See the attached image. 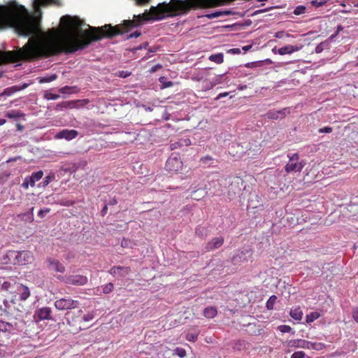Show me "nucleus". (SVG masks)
Here are the masks:
<instances>
[{
	"mask_svg": "<svg viewBox=\"0 0 358 358\" xmlns=\"http://www.w3.org/2000/svg\"><path fill=\"white\" fill-rule=\"evenodd\" d=\"M60 21L64 30L59 41L53 36L40 37L37 36L41 31L40 20L36 17L21 13L16 8L1 6L0 27H12L18 35L31 37L22 48L16 50H0V64L38 60L62 52L73 53L83 50L92 41L121 34V24L116 27L110 24L101 27H90L83 31L79 19L63 16Z\"/></svg>",
	"mask_w": 358,
	"mask_h": 358,
	"instance_id": "f257e3e1",
	"label": "nucleus"
},
{
	"mask_svg": "<svg viewBox=\"0 0 358 358\" xmlns=\"http://www.w3.org/2000/svg\"><path fill=\"white\" fill-rule=\"evenodd\" d=\"M82 310L77 311L67 312L65 315V319L69 325V331L76 334L82 329H86L87 327L82 323Z\"/></svg>",
	"mask_w": 358,
	"mask_h": 358,
	"instance_id": "f03ea898",
	"label": "nucleus"
},
{
	"mask_svg": "<svg viewBox=\"0 0 358 358\" xmlns=\"http://www.w3.org/2000/svg\"><path fill=\"white\" fill-rule=\"evenodd\" d=\"M8 255L13 264L27 265L34 261L33 253L28 250L10 251Z\"/></svg>",
	"mask_w": 358,
	"mask_h": 358,
	"instance_id": "7ed1b4c3",
	"label": "nucleus"
},
{
	"mask_svg": "<svg viewBox=\"0 0 358 358\" xmlns=\"http://www.w3.org/2000/svg\"><path fill=\"white\" fill-rule=\"evenodd\" d=\"M287 157L289 158V162L285 166L286 173H289L292 171L301 172L303 168L305 166L306 162L303 160L299 162V154H288Z\"/></svg>",
	"mask_w": 358,
	"mask_h": 358,
	"instance_id": "20e7f679",
	"label": "nucleus"
},
{
	"mask_svg": "<svg viewBox=\"0 0 358 358\" xmlns=\"http://www.w3.org/2000/svg\"><path fill=\"white\" fill-rule=\"evenodd\" d=\"M183 168V163L177 153H173L166 160L165 169L171 173L180 172Z\"/></svg>",
	"mask_w": 358,
	"mask_h": 358,
	"instance_id": "39448f33",
	"label": "nucleus"
},
{
	"mask_svg": "<svg viewBox=\"0 0 358 358\" xmlns=\"http://www.w3.org/2000/svg\"><path fill=\"white\" fill-rule=\"evenodd\" d=\"M79 301L73 300L70 297L61 298L55 301V306L59 310H67L76 308Z\"/></svg>",
	"mask_w": 358,
	"mask_h": 358,
	"instance_id": "423d86ee",
	"label": "nucleus"
},
{
	"mask_svg": "<svg viewBox=\"0 0 358 358\" xmlns=\"http://www.w3.org/2000/svg\"><path fill=\"white\" fill-rule=\"evenodd\" d=\"M87 278L83 275H69L65 278L64 282L66 284L76 285V286H82L85 285L87 282Z\"/></svg>",
	"mask_w": 358,
	"mask_h": 358,
	"instance_id": "0eeeda50",
	"label": "nucleus"
},
{
	"mask_svg": "<svg viewBox=\"0 0 358 358\" xmlns=\"http://www.w3.org/2000/svg\"><path fill=\"white\" fill-rule=\"evenodd\" d=\"M47 266L50 271L59 272L61 273H64V266L58 260L52 257L47 259Z\"/></svg>",
	"mask_w": 358,
	"mask_h": 358,
	"instance_id": "6e6552de",
	"label": "nucleus"
},
{
	"mask_svg": "<svg viewBox=\"0 0 358 358\" xmlns=\"http://www.w3.org/2000/svg\"><path fill=\"white\" fill-rule=\"evenodd\" d=\"M78 136V131L75 129H62L58 132L55 136L56 139H66L71 141L76 138Z\"/></svg>",
	"mask_w": 358,
	"mask_h": 358,
	"instance_id": "1a4fd4ad",
	"label": "nucleus"
},
{
	"mask_svg": "<svg viewBox=\"0 0 358 358\" xmlns=\"http://www.w3.org/2000/svg\"><path fill=\"white\" fill-rule=\"evenodd\" d=\"M51 308L49 307H43L36 310L34 317L36 321H41L45 320H50Z\"/></svg>",
	"mask_w": 358,
	"mask_h": 358,
	"instance_id": "9d476101",
	"label": "nucleus"
},
{
	"mask_svg": "<svg viewBox=\"0 0 358 358\" xmlns=\"http://www.w3.org/2000/svg\"><path fill=\"white\" fill-rule=\"evenodd\" d=\"M289 113V108H284L279 110H269L266 113V116L268 119L278 120L282 119Z\"/></svg>",
	"mask_w": 358,
	"mask_h": 358,
	"instance_id": "9b49d317",
	"label": "nucleus"
},
{
	"mask_svg": "<svg viewBox=\"0 0 358 358\" xmlns=\"http://www.w3.org/2000/svg\"><path fill=\"white\" fill-rule=\"evenodd\" d=\"M131 272L130 267L127 266H113L109 273L114 276L124 277Z\"/></svg>",
	"mask_w": 358,
	"mask_h": 358,
	"instance_id": "f8f14e48",
	"label": "nucleus"
},
{
	"mask_svg": "<svg viewBox=\"0 0 358 358\" xmlns=\"http://www.w3.org/2000/svg\"><path fill=\"white\" fill-rule=\"evenodd\" d=\"M224 243L223 237H216L213 238L211 241L207 243L206 245V251L213 250L220 248Z\"/></svg>",
	"mask_w": 358,
	"mask_h": 358,
	"instance_id": "ddd939ff",
	"label": "nucleus"
},
{
	"mask_svg": "<svg viewBox=\"0 0 358 358\" xmlns=\"http://www.w3.org/2000/svg\"><path fill=\"white\" fill-rule=\"evenodd\" d=\"M243 181L239 178L236 177L234 178V180L231 183L229 186V194L232 192L234 194H238L241 191V186L243 185Z\"/></svg>",
	"mask_w": 358,
	"mask_h": 358,
	"instance_id": "4468645a",
	"label": "nucleus"
},
{
	"mask_svg": "<svg viewBox=\"0 0 358 358\" xmlns=\"http://www.w3.org/2000/svg\"><path fill=\"white\" fill-rule=\"evenodd\" d=\"M303 45H285L278 49V52L280 55H284L287 54H292L294 52L299 51L302 48Z\"/></svg>",
	"mask_w": 358,
	"mask_h": 358,
	"instance_id": "2eb2a0df",
	"label": "nucleus"
},
{
	"mask_svg": "<svg viewBox=\"0 0 358 358\" xmlns=\"http://www.w3.org/2000/svg\"><path fill=\"white\" fill-rule=\"evenodd\" d=\"M236 14H238V13H236L233 10L226 9V10H219V11L213 12V13H211L209 14H206V17H208V19H213V18H215V17H221V16H224V15L228 16V15H236Z\"/></svg>",
	"mask_w": 358,
	"mask_h": 358,
	"instance_id": "dca6fc26",
	"label": "nucleus"
},
{
	"mask_svg": "<svg viewBox=\"0 0 358 358\" xmlns=\"http://www.w3.org/2000/svg\"><path fill=\"white\" fill-rule=\"evenodd\" d=\"M191 145V141L189 138H180L178 141L172 142L170 144V149L171 150L178 149L183 146H188Z\"/></svg>",
	"mask_w": 358,
	"mask_h": 358,
	"instance_id": "f3484780",
	"label": "nucleus"
},
{
	"mask_svg": "<svg viewBox=\"0 0 358 358\" xmlns=\"http://www.w3.org/2000/svg\"><path fill=\"white\" fill-rule=\"evenodd\" d=\"M17 292L21 301L27 300L30 296V291L28 287L22 284L18 286Z\"/></svg>",
	"mask_w": 358,
	"mask_h": 358,
	"instance_id": "a211bd4d",
	"label": "nucleus"
},
{
	"mask_svg": "<svg viewBox=\"0 0 358 358\" xmlns=\"http://www.w3.org/2000/svg\"><path fill=\"white\" fill-rule=\"evenodd\" d=\"M290 316L296 321H301L303 317V311L299 306L291 309Z\"/></svg>",
	"mask_w": 358,
	"mask_h": 358,
	"instance_id": "6ab92c4d",
	"label": "nucleus"
},
{
	"mask_svg": "<svg viewBox=\"0 0 358 358\" xmlns=\"http://www.w3.org/2000/svg\"><path fill=\"white\" fill-rule=\"evenodd\" d=\"M43 176V172L42 171H38L37 172H34L31 174L30 177H28L29 179V183L31 187H34L36 182L40 180Z\"/></svg>",
	"mask_w": 358,
	"mask_h": 358,
	"instance_id": "aec40b11",
	"label": "nucleus"
},
{
	"mask_svg": "<svg viewBox=\"0 0 358 358\" xmlns=\"http://www.w3.org/2000/svg\"><path fill=\"white\" fill-rule=\"evenodd\" d=\"M145 358H168L165 356V352L162 350H157L152 347V352L148 355Z\"/></svg>",
	"mask_w": 358,
	"mask_h": 358,
	"instance_id": "412c9836",
	"label": "nucleus"
},
{
	"mask_svg": "<svg viewBox=\"0 0 358 358\" xmlns=\"http://www.w3.org/2000/svg\"><path fill=\"white\" fill-rule=\"evenodd\" d=\"M217 314V308L213 306L207 307L203 310V315L208 319L214 318Z\"/></svg>",
	"mask_w": 358,
	"mask_h": 358,
	"instance_id": "4be33fe9",
	"label": "nucleus"
},
{
	"mask_svg": "<svg viewBox=\"0 0 358 358\" xmlns=\"http://www.w3.org/2000/svg\"><path fill=\"white\" fill-rule=\"evenodd\" d=\"M24 116V114L20 110H13L8 111L6 113V117H7L8 118H10V119H17V118H20V117H23Z\"/></svg>",
	"mask_w": 358,
	"mask_h": 358,
	"instance_id": "5701e85b",
	"label": "nucleus"
},
{
	"mask_svg": "<svg viewBox=\"0 0 358 358\" xmlns=\"http://www.w3.org/2000/svg\"><path fill=\"white\" fill-rule=\"evenodd\" d=\"M208 59L210 61L220 64L224 62V55L222 53L211 55L210 56H209Z\"/></svg>",
	"mask_w": 358,
	"mask_h": 358,
	"instance_id": "b1692460",
	"label": "nucleus"
},
{
	"mask_svg": "<svg viewBox=\"0 0 358 358\" xmlns=\"http://www.w3.org/2000/svg\"><path fill=\"white\" fill-rule=\"evenodd\" d=\"M80 101H63L61 103H59L57 105V108H73L76 107L77 103H79Z\"/></svg>",
	"mask_w": 358,
	"mask_h": 358,
	"instance_id": "393cba45",
	"label": "nucleus"
},
{
	"mask_svg": "<svg viewBox=\"0 0 358 358\" xmlns=\"http://www.w3.org/2000/svg\"><path fill=\"white\" fill-rule=\"evenodd\" d=\"M13 329V327L10 323L1 321L0 331L4 332H10Z\"/></svg>",
	"mask_w": 358,
	"mask_h": 358,
	"instance_id": "a878e982",
	"label": "nucleus"
},
{
	"mask_svg": "<svg viewBox=\"0 0 358 358\" xmlns=\"http://www.w3.org/2000/svg\"><path fill=\"white\" fill-rule=\"evenodd\" d=\"M320 317V314L317 312H312L306 317L307 323H311Z\"/></svg>",
	"mask_w": 358,
	"mask_h": 358,
	"instance_id": "bb28decb",
	"label": "nucleus"
},
{
	"mask_svg": "<svg viewBox=\"0 0 358 358\" xmlns=\"http://www.w3.org/2000/svg\"><path fill=\"white\" fill-rule=\"evenodd\" d=\"M276 300H277V296L275 295L271 296L266 303V308L269 310H273L274 305L276 302Z\"/></svg>",
	"mask_w": 358,
	"mask_h": 358,
	"instance_id": "cd10ccee",
	"label": "nucleus"
},
{
	"mask_svg": "<svg viewBox=\"0 0 358 358\" xmlns=\"http://www.w3.org/2000/svg\"><path fill=\"white\" fill-rule=\"evenodd\" d=\"M19 90H20V87L17 86H12L10 87H7L3 90L2 95L10 96L11 94H14L15 92Z\"/></svg>",
	"mask_w": 358,
	"mask_h": 358,
	"instance_id": "c85d7f7f",
	"label": "nucleus"
},
{
	"mask_svg": "<svg viewBox=\"0 0 358 358\" xmlns=\"http://www.w3.org/2000/svg\"><path fill=\"white\" fill-rule=\"evenodd\" d=\"M246 343L244 341L238 340L234 343L233 346L234 350L237 351H241L245 348Z\"/></svg>",
	"mask_w": 358,
	"mask_h": 358,
	"instance_id": "c756f323",
	"label": "nucleus"
},
{
	"mask_svg": "<svg viewBox=\"0 0 358 358\" xmlns=\"http://www.w3.org/2000/svg\"><path fill=\"white\" fill-rule=\"evenodd\" d=\"M199 331L196 332H188L186 335V340L189 342H195L198 339Z\"/></svg>",
	"mask_w": 358,
	"mask_h": 358,
	"instance_id": "7c9ffc66",
	"label": "nucleus"
},
{
	"mask_svg": "<svg viewBox=\"0 0 358 358\" xmlns=\"http://www.w3.org/2000/svg\"><path fill=\"white\" fill-rule=\"evenodd\" d=\"M55 173H52V172L50 173L43 179V181L42 182L43 186V187L47 186L50 182L55 180Z\"/></svg>",
	"mask_w": 358,
	"mask_h": 358,
	"instance_id": "2f4dec72",
	"label": "nucleus"
},
{
	"mask_svg": "<svg viewBox=\"0 0 358 358\" xmlns=\"http://www.w3.org/2000/svg\"><path fill=\"white\" fill-rule=\"evenodd\" d=\"M329 43L327 41H324L318 44L315 48V52L320 53L324 50L329 48Z\"/></svg>",
	"mask_w": 358,
	"mask_h": 358,
	"instance_id": "473e14b6",
	"label": "nucleus"
},
{
	"mask_svg": "<svg viewBox=\"0 0 358 358\" xmlns=\"http://www.w3.org/2000/svg\"><path fill=\"white\" fill-rule=\"evenodd\" d=\"M173 355L178 356L180 358H184L187 355L186 350L182 348H176L173 350Z\"/></svg>",
	"mask_w": 358,
	"mask_h": 358,
	"instance_id": "72a5a7b5",
	"label": "nucleus"
},
{
	"mask_svg": "<svg viewBox=\"0 0 358 358\" xmlns=\"http://www.w3.org/2000/svg\"><path fill=\"white\" fill-rule=\"evenodd\" d=\"M80 167V165L78 164H73L71 166L64 168V171L65 172H69L71 173H76Z\"/></svg>",
	"mask_w": 358,
	"mask_h": 358,
	"instance_id": "f704fd0d",
	"label": "nucleus"
},
{
	"mask_svg": "<svg viewBox=\"0 0 358 358\" xmlns=\"http://www.w3.org/2000/svg\"><path fill=\"white\" fill-rule=\"evenodd\" d=\"M94 317V315L92 313H88L85 315L82 313V323L84 324L85 322H90L92 320Z\"/></svg>",
	"mask_w": 358,
	"mask_h": 358,
	"instance_id": "c9c22d12",
	"label": "nucleus"
},
{
	"mask_svg": "<svg viewBox=\"0 0 358 358\" xmlns=\"http://www.w3.org/2000/svg\"><path fill=\"white\" fill-rule=\"evenodd\" d=\"M59 96L58 94H52L50 92H45L44 94V98L47 100H56L59 99Z\"/></svg>",
	"mask_w": 358,
	"mask_h": 358,
	"instance_id": "e433bc0d",
	"label": "nucleus"
},
{
	"mask_svg": "<svg viewBox=\"0 0 358 358\" xmlns=\"http://www.w3.org/2000/svg\"><path fill=\"white\" fill-rule=\"evenodd\" d=\"M306 11V7L304 6H298L294 10L293 13L296 15H299L304 13Z\"/></svg>",
	"mask_w": 358,
	"mask_h": 358,
	"instance_id": "4c0bfd02",
	"label": "nucleus"
},
{
	"mask_svg": "<svg viewBox=\"0 0 358 358\" xmlns=\"http://www.w3.org/2000/svg\"><path fill=\"white\" fill-rule=\"evenodd\" d=\"M132 242L128 238H124L121 241V246L123 248H129L132 247Z\"/></svg>",
	"mask_w": 358,
	"mask_h": 358,
	"instance_id": "58836bf2",
	"label": "nucleus"
},
{
	"mask_svg": "<svg viewBox=\"0 0 358 358\" xmlns=\"http://www.w3.org/2000/svg\"><path fill=\"white\" fill-rule=\"evenodd\" d=\"M57 78V76L56 74H52L50 76L48 77H44L41 79L40 83H50L55 80H56Z\"/></svg>",
	"mask_w": 358,
	"mask_h": 358,
	"instance_id": "ea45409f",
	"label": "nucleus"
},
{
	"mask_svg": "<svg viewBox=\"0 0 358 358\" xmlns=\"http://www.w3.org/2000/svg\"><path fill=\"white\" fill-rule=\"evenodd\" d=\"M113 284L112 282H109L103 287V292L105 294H108L113 291Z\"/></svg>",
	"mask_w": 358,
	"mask_h": 358,
	"instance_id": "a19ab883",
	"label": "nucleus"
},
{
	"mask_svg": "<svg viewBox=\"0 0 358 358\" xmlns=\"http://www.w3.org/2000/svg\"><path fill=\"white\" fill-rule=\"evenodd\" d=\"M300 341V340H290L286 342V345L290 348H298Z\"/></svg>",
	"mask_w": 358,
	"mask_h": 358,
	"instance_id": "79ce46f5",
	"label": "nucleus"
},
{
	"mask_svg": "<svg viewBox=\"0 0 358 358\" xmlns=\"http://www.w3.org/2000/svg\"><path fill=\"white\" fill-rule=\"evenodd\" d=\"M76 88V87H69V86H64L61 87L59 90V92L62 94H70L71 93V90Z\"/></svg>",
	"mask_w": 358,
	"mask_h": 358,
	"instance_id": "37998d69",
	"label": "nucleus"
},
{
	"mask_svg": "<svg viewBox=\"0 0 358 358\" xmlns=\"http://www.w3.org/2000/svg\"><path fill=\"white\" fill-rule=\"evenodd\" d=\"M205 229L201 226H199L195 229V234L199 237H204L206 234H204Z\"/></svg>",
	"mask_w": 358,
	"mask_h": 358,
	"instance_id": "c03bdc74",
	"label": "nucleus"
},
{
	"mask_svg": "<svg viewBox=\"0 0 358 358\" xmlns=\"http://www.w3.org/2000/svg\"><path fill=\"white\" fill-rule=\"evenodd\" d=\"M278 329L282 332V333H289L292 331V328L289 325H280L278 327Z\"/></svg>",
	"mask_w": 358,
	"mask_h": 358,
	"instance_id": "a18cd8bd",
	"label": "nucleus"
},
{
	"mask_svg": "<svg viewBox=\"0 0 358 358\" xmlns=\"http://www.w3.org/2000/svg\"><path fill=\"white\" fill-rule=\"evenodd\" d=\"M306 354L303 351H297L293 353L290 358H304Z\"/></svg>",
	"mask_w": 358,
	"mask_h": 358,
	"instance_id": "49530a36",
	"label": "nucleus"
},
{
	"mask_svg": "<svg viewBox=\"0 0 358 358\" xmlns=\"http://www.w3.org/2000/svg\"><path fill=\"white\" fill-rule=\"evenodd\" d=\"M117 75L120 78H127L131 75V72L127 71H119L117 73Z\"/></svg>",
	"mask_w": 358,
	"mask_h": 358,
	"instance_id": "de8ad7c7",
	"label": "nucleus"
},
{
	"mask_svg": "<svg viewBox=\"0 0 358 358\" xmlns=\"http://www.w3.org/2000/svg\"><path fill=\"white\" fill-rule=\"evenodd\" d=\"M11 286H12V284L10 282L6 281L2 283L1 289L4 291L8 292V291H9Z\"/></svg>",
	"mask_w": 358,
	"mask_h": 358,
	"instance_id": "09e8293b",
	"label": "nucleus"
},
{
	"mask_svg": "<svg viewBox=\"0 0 358 358\" xmlns=\"http://www.w3.org/2000/svg\"><path fill=\"white\" fill-rule=\"evenodd\" d=\"M30 185V183H29V179L28 177H27L26 178H24L23 182L22 183L21 186L24 189H27L29 188V186Z\"/></svg>",
	"mask_w": 358,
	"mask_h": 358,
	"instance_id": "8fccbe9b",
	"label": "nucleus"
},
{
	"mask_svg": "<svg viewBox=\"0 0 358 358\" xmlns=\"http://www.w3.org/2000/svg\"><path fill=\"white\" fill-rule=\"evenodd\" d=\"M141 35V32L139 31H135L134 32L131 33L130 35L128 36V38H138Z\"/></svg>",
	"mask_w": 358,
	"mask_h": 358,
	"instance_id": "3c124183",
	"label": "nucleus"
},
{
	"mask_svg": "<svg viewBox=\"0 0 358 358\" xmlns=\"http://www.w3.org/2000/svg\"><path fill=\"white\" fill-rule=\"evenodd\" d=\"M352 317L355 322L358 323V308H355L352 310Z\"/></svg>",
	"mask_w": 358,
	"mask_h": 358,
	"instance_id": "603ef678",
	"label": "nucleus"
},
{
	"mask_svg": "<svg viewBox=\"0 0 358 358\" xmlns=\"http://www.w3.org/2000/svg\"><path fill=\"white\" fill-rule=\"evenodd\" d=\"M332 131V128L329 127H325L319 130L320 133H330Z\"/></svg>",
	"mask_w": 358,
	"mask_h": 358,
	"instance_id": "864d4df0",
	"label": "nucleus"
},
{
	"mask_svg": "<svg viewBox=\"0 0 358 358\" xmlns=\"http://www.w3.org/2000/svg\"><path fill=\"white\" fill-rule=\"evenodd\" d=\"M285 35H286L287 36H289V34L285 33L284 31H278L277 33H275V37L280 38H282Z\"/></svg>",
	"mask_w": 358,
	"mask_h": 358,
	"instance_id": "5fc2aeb1",
	"label": "nucleus"
},
{
	"mask_svg": "<svg viewBox=\"0 0 358 358\" xmlns=\"http://www.w3.org/2000/svg\"><path fill=\"white\" fill-rule=\"evenodd\" d=\"M213 159L210 156H206V157H202V158L201 159V161L203 163L206 164V163H208V162H209L213 161Z\"/></svg>",
	"mask_w": 358,
	"mask_h": 358,
	"instance_id": "6e6d98bb",
	"label": "nucleus"
},
{
	"mask_svg": "<svg viewBox=\"0 0 358 358\" xmlns=\"http://www.w3.org/2000/svg\"><path fill=\"white\" fill-rule=\"evenodd\" d=\"M107 211H108V206H107V204H106L101 211V215L104 216L107 213Z\"/></svg>",
	"mask_w": 358,
	"mask_h": 358,
	"instance_id": "4d7b16f0",
	"label": "nucleus"
},
{
	"mask_svg": "<svg viewBox=\"0 0 358 358\" xmlns=\"http://www.w3.org/2000/svg\"><path fill=\"white\" fill-rule=\"evenodd\" d=\"M117 203V201L115 197L111 199L108 202V205H110V206H114V205H116Z\"/></svg>",
	"mask_w": 358,
	"mask_h": 358,
	"instance_id": "13d9d810",
	"label": "nucleus"
},
{
	"mask_svg": "<svg viewBox=\"0 0 358 358\" xmlns=\"http://www.w3.org/2000/svg\"><path fill=\"white\" fill-rule=\"evenodd\" d=\"M173 85V83L171 81H168V82L163 83L164 87H172Z\"/></svg>",
	"mask_w": 358,
	"mask_h": 358,
	"instance_id": "bf43d9fd",
	"label": "nucleus"
},
{
	"mask_svg": "<svg viewBox=\"0 0 358 358\" xmlns=\"http://www.w3.org/2000/svg\"><path fill=\"white\" fill-rule=\"evenodd\" d=\"M149 1H150V0H136V3L138 5H142L145 3H148Z\"/></svg>",
	"mask_w": 358,
	"mask_h": 358,
	"instance_id": "052dcab7",
	"label": "nucleus"
},
{
	"mask_svg": "<svg viewBox=\"0 0 358 358\" xmlns=\"http://www.w3.org/2000/svg\"><path fill=\"white\" fill-rule=\"evenodd\" d=\"M228 95V93L227 92H224V93H220L217 97L216 98V99H219L222 97H224V96H227Z\"/></svg>",
	"mask_w": 358,
	"mask_h": 358,
	"instance_id": "680f3d73",
	"label": "nucleus"
},
{
	"mask_svg": "<svg viewBox=\"0 0 358 358\" xmlns=\"http://www.w3.org/2000/svg\"><path fill=\"white\" fill-rule=\"evenodd\" d=\"M45 215V213H43V210H40L38 213V215L41 218L44 217Z\"/></svg>",
	"mask_w": 358,
	"mask_h": 358,
	"instance_id": "e2e57ef3",
	"label": "nucleus"
},
{
	"mask_svg": "<svg viewBox=\"0 0 358 358\" xmlns=\"http://www.w3.org/2000/svg\"><path fill=\"white\" fill-rule=\"evenodd\" d=\"M251 48H252V45H245V46H243V50H244V52H247V51H248Z\"/></svg>",
	"mask_w": 358,
	"mask_h": 358,
	"instance_id": "0e129e2a",
	"label": "nucleus"
},
{
	"mask_svg": "<svg viewBox=\"0 0 358 358\" xmlns=\"http://www.w3.org/2000/svg\"><path fill=\"white\" fill-rule=\"evenodd\" d=\"M312 3H313V5L316 6H320L322 5V3H317V1L316 0L313 1Z\"/></svg>",
	"mask_w": 358,
	"mask_h": 358,
	"instance_id": "69168bd1",
	"label": "nucleus"
},
{
	"mask_svg": "<svg viewBox=\"0 0 358 358\" xmlns=\"http://www.w3.org/2000/svg\"><path fill=\"white\" fill-rule=\"evenodd\" d=\"M255 66V63H247L245 64V66L248 68H252V67H254Z\"/></svg>",
	"mask_w": 358,
	"mask_h": 358,
	"instance_id": "338daca9",
	"label": "nucleus"
},
{
	"mask_svg": "<svg viewBox=\"0 0 358 358\" xmlns=\"http://www.w3.org/2000/svg\"><path fill=\"white\" fill-rule=\"evenodd\" d=\"M231 51L234 53H240V50L238 48L231 49Z\"/></svg>",
	"mask_w": 358,
	"mask_h": 358,
	"instance_id": "774afa93",
	"label": "nucleus"
}]
</instances>
